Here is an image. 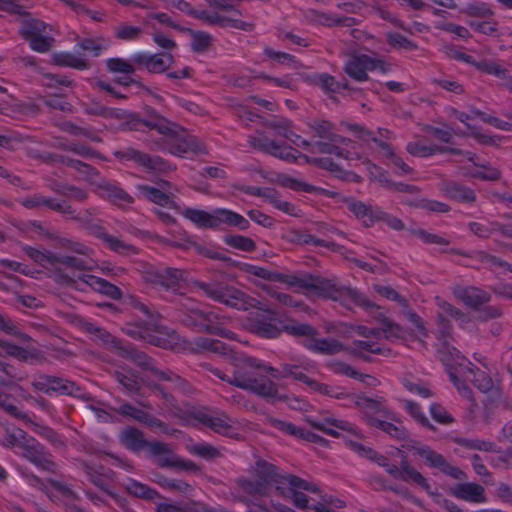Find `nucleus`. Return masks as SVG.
<instances>
[{"label": "nucleus", "instance_id": "f257e3e1", "mask_svg": "<svg viewBox=\"0 0 512 512\" xmlns=\"http://www.w3.org/2000/svg\"><path fill=\"white\" fill-rule=\"evenodd\" d=\"M120 442L134 453L146 449L149 456L155 458V462L160 468H174L189 472L200 471V467L196 463L178 457L166 443L146 440L144 433L135 427L124 429L120 435Z\"/></svg>", "mask_w": 512, "mask_h": 512}, {"label": "nucleus", "instance_id": "f03ea898", "mask_svg": "<svg viewBox=\"0 0 512 512\" xmlns=\"http://www.w3.org/2000/svg\"><path fill=\"white\" fill-rule=\"evenodd\" d=\"M367 423L371 427L378 428L398 440L407 441L408 443L403 447L415 451L420 457L426 460L429 467L439 469L443 474L453 479L464 480L467 478L464 471L448 463L443 455L437 453L429 446H420L417 441L409 439L408 432L404 427H398L373 416H367Z\"/></svg>", "mask_w": 512, "mask_h": 512}, {"label": "nucleus", "instance_id": "7ed1b4c3", "mask_svg": "<svg viewBox=\"0 0 512 512\" xmlns=\"http://www.w3.org/2000/svg\"><path fill=\"white\" fill-rule=\"evenodd\" d=\"M245 357L236 360V369L233 372L231 385L243 390L251 391L256 395L270 400L277 396V385L265 376H258L250 367L243 363Z\"/></svg>", "mask_w": 512, "mask_h": 512}, {"label": "nucleus", "instance_id": "20e7f679", "mask_svg": "<svg viewBox=\"0 0 512 512\" xmlns=\"http://www.w3.org/2000/svg\"><path fill=\"white\" fill-rule=\"evenodd\" d=\"M307 290H311L313 294L322 298L337 301L342 297H349L358 306L366 309H380L378 305L369 301L365 295L357 289L337 286L331 280L315 276L313 274H311V280H309Z\"/></svg>", "mask_w": 512, "mask_h": 512}, {"label": "nucleus", "instance_id": "39448f33", "mask_svg": "<svg viewBox=\"0 0 512 512\" xmlns=\"http://www.w3.org/2000/svg\"><path fill=\"white\" fill-rule=\"evenodd\" d=\"M191 286L201 290L208 298L238 310H246L251 305L246 294L233 286L200 280L192 281Z\"/></svg>", "mask_w": 512, "mask_h": 512}, {"label": "nucleus", "instance_id": "423d86ee", "mask_svg": "<svg viewBox=\"0 0 512 512\" xmlns=\"http://www.w3.org/2000/svg\"><path fill=\"white\" fill-rule=\"evenodd\" d=\"M283 321L274 310L258 308L247 318V329L260 338L275 339L282 333Z\"/></svg>", "mask_w": 512, "mask_h": 512}, {"label": "nucleus", "instance_id": "0eeeda50", "mask_svg": "<svg viewBox=\"0 0 512 512\" xmlns=\"http://www.w3.org/2000/svg\"><path fill=\"white\" fill-rule=\"evenodd\" d=\"M185 218L202 229H218L221 225L235 227L238 213L224 208L215 209L209 213L204 210L187 208L184 210Z\"/></svg>", "mask_w": 512, "mask_h": 512}, {"label": "nucleus", "instance_id": "6e6552de", "mask_svg": "<svg viewBox=\"0 0 512 512\" xmlns=\"http://www.w3.org/2000/svg\"><path fill=\"white\" fill-rule=\"evenodd\" d=\"M17 431L20 432V437L23 439V441L19 442V448L23 450V457L38 468L50 473H55L57 465L51 460V455L46 452L44 446L34 438L27 439L26 432L22 429H18Z\"/></svg>", "mask_w": 512, "mask_h": 512}, {"label": "nucleus", "instance_id": "1a4fd4ad", "mask_svg": "<svg viewBox=\"0 0 512 512\" xmlns=\"http://www.w3.org/2000/svg\"><path fill=\"white\" fill-rule=\"evenodd\" d=\"M34 389L47 395L56 393L82 398V389L73 381L57 376L42 374L32 382Z\"/></svg>", "mask_w": 512, "mask_h": 512}, {"label": "nucleus", "instance_id": "9d476101", "mask_svg": "<svg viewBox=\"0 0 512 512\" xmlns=\"http://www.w3.org/2000/svg\"><path fill=\"white\" fill-rule=\"evenodd\" d=\"M379 466L384 467L386 472L395 479H400L404 482H412L424 489L427 493L432 494L431 485L428 483L427 479L408 463L406 457L402 458L400 467H397L394 464H390L388 458L384 456V461H381Z\"/></svg>", "mask_w": 512, "mask_h": 512}, {"label": "nucleus", "instance_id": "9b49d317", "mask_svg": "<svg viewBox=\"0 0 512 512\" xmlns=\"http://www.w3.org/2000/svg\"><path fill=\"white\" fill-rule=\"evenodd\" d=\"M60 265L66 267L67 269H69L71 271H73V270L84 271V270L91 269V267H89L86 264V261L81 258L74 257V256H58L57 255L56 265H54V269H53L54 274H55V281L59 284L67 285V286L74 287V288H78L77 280L73 276L65 273Z\"/></svg>", "mask_w": 512, "mask_h": 512}, {"label": "nucleus", "instance_id": "f8f14e48", "mask_svg": "<svg viewBox=\"0 0 512 512\" xmlns=\"http://www.w3.org/2000/svg\"><path fill=\"white\" fill-rule=\"evenodd\" d=\"M182 279V270L171 267L162 269L151 268L144 273V280L146 282L159 285L166 290L179 287V283Z\"/></svg>", "mask_w": 512, "mask_h": 512}, {"label": "nucleus", "instance_id": "ddd939ff", "mask_svg": "<svg viewBox=\"0 0 512 512\" xmlns=\"http://www.w3.org/2000/svg\"><path fill=\"white\" fill-rule=\"evenodd\" d=\"M113 155L119 160L134 161L138 165L151 171H165L167 167V163L161 157H152L132 147L123 151H115Z\"/></svg>", "mask_w": 512, "mask_h": 512}, {"label": "nucleus", "instance_id": "4468645a", "mask_svg": "<svg viewBox=\"0 0 512 512\" xmlns=\"http://www.w3.org/2000/svg\"><path fill=\"white\" fill-rule=\"evenodd\" d=\"M146 118L143 119V125L151 130H156L159 134L175 137L178 134L180 126L161 116L154 108L146 106L144 108Z\"/></svg>", "mask_w": 512, "mask_h": 512}, {"label": "nucleus", "instance_id": "2eb2a0df", "mask_svg": "<svg viewBox=\"0 0 512 512\" xmlns=\"http://www.w3.org/2000/svg\"><path fill=\"white\" fill-rule=\"evenodd\" d=\"M254 476L263 484L266 485V489L270 492L271 486L276 485V490L281 494H284L280 484H284L283 475L279 474L278 468L265 460H258L254 470Z\"/></svg>", "mask_w": 512, "mask_h": 512}, {"label": "nucleus", "instance_id": "dca6fc26", "mask_svg": "<svg viewBox=\"0 0 512 512\" xmlns=\"http://www.w3.org/2000/svg\"><path fill=\"white\" fill-rule=\"evenodd\" d=\"M454 295L474 311L479 310L481 306L491 300V296L488 292L474 286L457 287L454 290Z\"/></svg>", "mask_w": 512, "mask_h": 512}, {"label": "nucleus", "instance_id": "f3484780", "mask_svg": "<svg viewBox=\"0 0 512 512\" xmlns=\"http://www.w3.org/2000/svg\"><path fill=\"white\" fill-rule=\"evenodd\" d=\"M344 202L347 204L349 211L352 212L358 220H361L366 228L372 227L374 223L377 222L378 216L376 215H379L381 210L379 207H373L372 205L354 198H347Z\"/></svg>", "mask_w": 512, "mask_h": 512}, {"label": "nucleus", "instance_id": "a211bd4d", "mask_svg": "<svg viewBox=\"0 0 512 512\" xmlns=\"http://www.w3.org/2000/svg\"><path fill=\"white\" fill-rule=\"evenodd\" d=\"M77 278L94 291L110 299L120 300L122 298L123 293L120 288L105 279L90 274H81Z\"/></svg>", "mask_w": 512, "mask_h": 512}, {"label": "nucleus", "instance_id": "6ab92c4d", "mask_svg": "<svg viewBox=\"0 0 512 512\" xmlns=\"http://www.w3.org/2000/svg\"><path fill=\"white\" fill-rule=\"evenodd\" d=\"M449 493L461 500L473 503H483L486 501L484 487L477 483L456 484L449 490Z\"/></svg>", "mask_w": 512, "mask_h": 512}, {"label": "nucleus", "instance_id": "aec40b11", "mask_svg": "<svg viewBox=\"0 0 512 512\" xmlns=\"http://www.w3.org/2000/svg\"><path fill=\"white\" fill-rule=\"evenodd\" d=\"M372 63V57L366 54L355 55L347 61L344 71L356 81H367L369 79L367 71H370L369 64Z\"/></svg>", "mask_w": 512, "mask_h": 512}, {"label": "nucleus", "instance_id": "412c9836", "mask_svg": "<svg viewBox=\"0 0 512 512\" xmlns=\"http://www.w3.org/2000/svg\"><path fill=\"white\" fill-rule=\"evenodd\" d=\"M116 352L118 356H120L121 358L130 360L135 365L143 369L150 371L151 368L153 367L152 358L149 357L143 351L138 350L133 344L129 342L122 341L121 345L118 346V350Z\"/></svg>", "mask_w": 512, "mask_h": 512}, {"label": "nucleus", "instance_id": "4be33fe9", "mask_svg": "<svg viewBox=\"0 0 512 512\" xmlns=\"http://www.w3.org/2000/svg\"><path fill=\"white\" fill-rule=\"evenodd\" d=\"M304 347L308 350L323 354V355H335L339 352L346 351V347L338 340L332 338L311 339L303 343Z\"/></svg>", "mask_w": 512, "mask_h": 512}, {"label": "nucleus", "instance_id": "5701e85b", "mask_svg": "<svg viewBox=\"0 0 512 512\" xmlns=\"http://www.w3.org/2000/svg\"><path fill=\"white\" fill-rule=\"evenodd\" d=\"M278 182L281 186H283L285 188H290L294 191H304L307 193H318V194L325 195L330 198H335L338 195L337 192L313 186L311 184H308V183L299 181L295 178H292L288 175H279Z\"/></svg>", "mask_w": 512, "mask_h": 512}, {"label": "nucleus", "instance_id": "b1692460", "mask_svg": "<svg viewBox=\"0 0 512 512\" xmlns=\"http://www.w3.org/2000/svg\"><path fill=\"white\" fill-rule=\"evenodd\" d=\"M193 418L219 434H226L232 428L229 423L230 418L224 413L221 416H213L205 412L198 411L193 414Z\"/></svg>", "mask_w": 512, "mask_h": 512}, {"label": "nucleus", "instance_id": "393cba45", "mask_svg": "<svg viewBox=\"0 0 512 512\" xmlns=\"http://www.w3.org/2000/svg\"><path fill=\"white\" fill-rule=\"evenodd\" d=\"M113 376L127 394H141V384L138 381L137 373L132 369L121 368L119 370H115Z\"/></svg>", "mask_w": 512, "mask_h": 512}, {"label": "nucleus", "instance_id": "a878e982", "mask_svg": "<svg viewBox=\"0 0 512 512\" xmlns=\"http://www.w3.org/2000/svg\"><path fill=\"white\" fill-rule=\"evenodd\" d=\"M132 61L139 66H144L149 73L161 74L167 71V65L160 53H139L133 56Z\"/></svg>", "mask_w": 512, "mask_h": 512}, {"label": "nucleus", "instance_id": "bb28decb", "mask_svg": "<svg viewBox=\"0 0 512 512\" xmlns=\"http://www.w3.org/2000/svg\"><path fill=\"white\" fill-rule=\"evenodd\" d=\"M442 191L451 199L459 202L472 203L476 200L475 193L472 189L455 181H445Z\"/></svg>", "mask_w": 512, "mask_h": 512}, {"label": "nucleus", "instance_id": "cd10ccee", "mask_svg": "<svg viewBox=\"0 0 512 512\" xmlns=\"http://www.w3.org/2000/svg\"><path fill=\"white\" fill-rule=\"evenodd\" d=\"M138 188L149 201L159 206H168L176 210L179 209V205L173 200V194L149 185H140Z\"/></svg>", "mask_w": 512, "mask_h": 512}, {"label": "nucleus", "instance_id": "c85d7f7f", "mask_svg": "<svg viewBox=\"0 0 512 512\" xmlns=\"http://www.w3.org/2000/svg\"><path fill=\"white\" fill-rule=\"evenodd\" d=\"M126 491L135 498L154 501L163 498L155 489L135 479H128L125 484Z\"/></svg>", "mask_w": 512, "mask_h": 512}, {"label": "nucleus", "instance_id": "c756f323", "mask_svg": "<svg viewBox=\"0 0 512 512\" xmlns=\"http://www.w3.org/2000/svg\"><path fill=\"white\" fill-rule=\"evenodd\" d=\"M53 64L60 67H70L77 70H86L91 67L88 60L75 56L70 52H59L52 54Z\"/></svg>", "mask_w": 512, "mask_h": 512}, {"label": "nucleus", "instance_id": "7c9ffc66", "mask_svg": "<svg viewBox=\"0 0 512 512\" xmlns=\"http://www.w3.org/2000/svg\"><path fill=\"white\" fill-rule=\"evenodd\" d=\"M83 329L93 335L96 340H98L105 347L113 348L116 351L118 350V346L121 345L122 341L114 337L104 328L95 326L91 322H85L83 324Z\"/></svg>", "mask_w": 512, "mask_h": 512}, {"label": "nucleus", "instance_id": "2f4dec72", "mask_svg": "<svg viewBox=\"0 0 512 512\" xmlns=\"http://www.w3.org/2000/svg\"><path fill=\"white\" fill-rule=\"evenodd\" d=\"M291 235H292V237H291L290 241L293 243L303 244V245L313 244L315 246L326 247L329 250L334 251V252H339L343 249V246H341L339 244L322 240V239L317 238L311 234L304 233L301 231H296V230L292 231Z\"/></svg>", "mask_w": 512, "mask_h": 512}, {"label": "nucleus", "instance_id": "473e14b6", "mask_svg": "<svg viewBox=\"0 0 512 512\" xmlns=\"http://www.w3.org/2000/svg\"><path fill=\"white\" fill-rule=\"evenodd\" d=\"M344 125L347 127L349 131L353 132L356 135V137H358L360 140H372L378 147L385 151L386 157L389 158L390 156H393L394 152L391 146L388 143L374 137L372 131L358 124L345 123Z\"/></svg>", "mask_w": 512, "mask_h": 512}, {"label": "nucleus", "instance_id": "72a5a7b5", "mask_svg": "<svg viewBox=\"0 0 512 512\" xmlns=\"http://www.w3.org/2000/svg\"><path fill=\"white\" fill-rule=\"evenodd\" d=\"M236 484L242 492L254 497H265L269 495L266 485L257 478L252 480L241 477L236 480Z\"/></svg>", "mask_w": 512, "mask_h": 512}, {"label": "nucleus", "instance_id": "f704fd0d", "mask_svg": "<svg viewBox=\"0 0 512 512\" xmlns=\"http://www.w3.org/2000/svg\"><path fill=\"white\" fill-rule=\"evenodd\" d=\"M99 188L106 193L107 198L111 202L117 205H121L122 203L131 204L134 202V198L132 196H130L124 189L114 184L105 182L100 184Z\"/></svg>", "mask_w": 512, "mask_h": 512}, {"label": "nucleus", "instance_id": "c9c22d12", "mask_svg": "<svg viewBox=\"0 0 512 512\" xmlns=\"http://www.w3.org/2000/svg\"><path fill=\"white\" fill-rule=\"evenodd\" d=\"M183 33H187L192 37L191 49L196 53L205 52L211 46L212 37L207 32L185 27Z\"/></svg>", "mask_w": 512, "mask_h": 512}, {"label": "nucleus", "instance_id": "e433bc0d", "mask_svg": "<svg viewBox=\"0 0 512 512\" xmlns=\"http://www.w3.org/2000/svg\"><path fill=\"white\" fill-rule=\"evenodd\" d=\"M282 332H286L294 337H308L314 339L318 334V330L310 324L294 322L291 324H282Z\"/></svg>", "mask_w": 512, "mask_h": 512}, {"label": "nucleus", "instance_id": "4c0bfd02", "mask_svg": "<svg viewBox=\"0 0 512 512\" xmlns=\"http://www.w3.org/2000/svg\"><path fill=\"white\" fill-rule=\"evenodd\" d=\"M47 28V24H45L40 19L29 18L22 21V26L19 31V34L25 39L29 40L32 37L43 34Z\"/></svg>", "mask_w": 512, "mask_h": 512}, {"label": "nucleus", "instance_id": "58836bf2", "mask_svg": "<svg viewBox=\"0 0 512 512\" xmlns=\"http://www.w3.org/2000/svg\"><path fill=\"white\" fill-rule=\"evenodd\" d=\"M354 404L364 410V418L367 421V416H371L370 413H378L384 411L381 407V401L378 399H372L365 397L364 395H353L350 394Z\"/></svg>", "mask_w": 512, "mask_h": 512}, {"label": "nucleus", "instance_id": "ea45409f", "mask_svg": "<svg viewBox=\"0 0 512 512\" xmlns=\"http://www.w3.org/2000/svg\"><path fill=\"white\" fill-rule=\"evenodd\" d=\"M223 241L229 247L244 252H253L256 249L254 240L242 235L227 234L224 236Z\"/></svg>", "mask_w": 512, "mask_h": 512}, {"label": "nucleus", "instance_id": "a19ab883", "mask_svg": "<svg viewBox=\"0 0 512 512\" xmlns=\"http://www.w3.org/2000/svg\"><path fill=\"white\" fill-rule=\"evenodd\" d=\"M42 203L43 206L52 211L59 212L64 215H69L73 220H79V218L75 215V209L69 205L66 200H58L56 198L44 196Z\"/></svg>", "mask_w": 512, "mask_h": 512}, {"label": "nucleus", "instance_id": "79ce46f5", "mask_svg": "<svg viewBox=\"0 0 512 512\" xmlns=\"http://www.w3.org/2000/svg\"><path fill=\"white\" fill-rule=\"evenodd\" d=\"M204 314L205 311L200 309L187 310L185 313H183L181 322L194 331L201 333V329H203Z\"/></svg>", "mask_w": 512, "mask_h": 512}, {"label": "nucleus", "instance_id": "37998d69", "mask_svg": "<svg viewBox=\"0 0 512 512\" xmlns=\"http://www.w3.org/2000/svg\"><path fill=\"white\" fill-rule=\"evenodd\" d=\"M264 54L273 60H276L281 65H288L293 69H300L303 65L298 61L295 56L285 53V52H277L273 49L266 47L264 49Z\"/></svg>", "mask_w": 512, "mask_h": 512}, {"label": "nucleus", "instance_id": "c03bdc74", "mask_svg": "<svg viewBox=\"0 0 512 512\" xmlns=\"http://www.w3.org/2000/svg\"><path fill=\"white\" fill-rule=\"evenodd\" d=\"M105 245L113 252L123 256L138 254V250L134 245L125 243L119 238L112 235H110L109 238H107Z\"/></svg>", "mask_w": 512, "mask_h": 512}, {"label": "nucleus", "instance_id": "a18cd8bd", "mask_svg": "<svg viewBox=\"0 0 512 512\" xmlns=\"http://www.w3.org/2000/svg\"><path fill=\"white\" fill-rule=\"evenodd\" d=\"M23 250L30 259L40 264L41 266H45L46 263H49L53 266L56 265L57 255L51 252H42L30 246L24 247Z\"/></svg>", "mask_w": 512, "mask_h": 512}, {"label": "nucleus", "instance_id": "49530a36", "mask_svg": "<svg viewBox=\"0 0 512 512\" xmlns=\"http://www.w3.org/2000/svg\"><path fill=\"white\" fill-rule=\"evenodd\" d=\"M474 66L477 70L480 72L489 74V75H495L496 77L500 79H506L507 78V69L501 67L497 63L491 61V60H481V61H475Z\"/></svg>", "mask_w": 512, "mask_h": 512}, {"label": "nucleus", "instance_id": "de8ad7c7", "mask_svg": "<svg viewBox=\"0 0 512 512\" xmlns=\"http://www.w3.org/2000/svg\"><path fill=\"white\" fill-rule=\"evenodd\" d=\"M223 317L213 311H205L203 318V329H201V333H206L210 335H215V333H220L219 326L223 324Z\"/></svg>", "mask_w": 512, "mask_h": 512}, {"label": "nucleus", "instance_id": "09e8293b", "mask_svg": "<svg viewBox=\"0 0 512 512\" xmlns=\"http://www.w3.org/2000/svg\"><path fill=\"white\" fill-rule=\"evenodd\" d=\"M386 40L388 44L395 49H404L410 51L416 50L418 48L416 43L412 42L406 36L397 32L387 33Z\"/></svg>", "mask_w": 512, "mask_h": 512}, {"label": "nucleus", "instance_id": "8fccbe9b", "mask_svg": "<svg viewBox=\"0 0 512 512\" xmlns=\"http://www.w3.org/2000/svg\"><path fill=\"white\" fill-rule=\"evenodd\" d=\"M309 388L314 390V391H316V392H318V393H320V394H322V395L333 397V398H336V399H348V398L352 397L348 393L338 392L337 388L329 386V385L324 384V383H320V382H318V381H316L314 379L310 383Z\"/></svg>", "mask_w": 512, "mask_h": 512}, {"label": "nucleus", "instance_id": "3c124183", "mask_svg": "<svg viewBox=\"0 0 512 512\" xmlns=\"http://www.w3.org/2000/svg\"><path fill=\"white\" fill-rule=\"evenodd\" d=\"M189 452L206 460H213L221 456L220 451L210 444H197L189 447Z\"/></svg>", "mask_w": 512, "mask_h": 512}, {"label": "nucleus", "instance_id": "603ef678", "mask_svg": "<svg viewBox=\"0 0 512 512\" xmlns=\"http://www.w3.org/2000/svg\"><path fill=\"white\" fill-rule=\"evenodd\" d=\"M216 26H219L221 28L232 27L243 31H252L254 29V24L252 23L244 22L239 19L221 16L220 14H218L217 17Z\"/></svg>", "mask_w": 512, "mask_h": 512}, {"label": "nucleus", "instance_id": "864d4df0", "mask_svg": "<svg viewBox=\"0 0 512 512\" xmlns=\"http://www.w3.org/2000/svg\"><path fill=\"white\" fill-rule=\"evenodd\" d=\"M470 231L480 238H489L496 233V222H471Z\"/></svg>", "mask_w": 512, "mask_h": 512}, {"label": "nucleus", "instance_id": "5fc2aeb1", "mask_svg": "<svg viewBox=\"0 0 512 512\" xmlns=\"http://www.w3.org/2000/svg\"><path fill=\"white\" fill-rule=\"evenodd\" d=\"M0 348L3 349L7 355L17 358L23 362L27 361L30 356L28 350L6 340L0 339Z\"/></svg>", "mask_w": 512, "mask_h": 512}, {"label": "nucleus", "instance_id": "6e6d98bb", "mask_svg": "<svg viewBox=\"0 0 512 512\" xmlns=\"http://www.w3.org/2000/svg\"><path fill=\"white\" fill-rule=\"evenodd\" d=\"M308 127L313 130L319 138L327 139L330 141L333 135V124L328 120H315L308 124Z\"/></svg>", "mask_w": 512, "mask_h": 512}, {"label": "nucleus", "instance_id": "4d7b16f0", "mask_svg": "<svg viewBox=\"0 0 512 512\" xmlns=\"http://www.w3.org/2000/svg\"><path fill=\"white\" fill-rule=\"evenodd\" d=\"M32 50L39 53H46L51 50L55 39L50 36H44L43 34L32 37L28 40Z\"/></svg>", "mask_w": 512, "mask_h": 512}, {"label": "nucleus", "instance_id": "13d9d810", "mask_svg": "<svg viewBox=\"0 0 512 512\" xmlns=\"http://www.w3.org/2000/svg\"><path fill=\"white\" fill-rule=\"evenodd\" d=\"M410 233L414 236L419 237L426 244H436V245H449L450 240L439 236L437 234L429 233L424 229H411Z\"/></svg>", "mask_w": 512, "mask_h": 512}, {"label": "nucleus", "instance_id": "bf43d9fd", "mask_svg": "<svg viewBox=\"0 0 512 512\" xmlns=\"http://www.w3.org/2000/svg\"><path fill=\"white\" fill-rule=\"evenodd\" d=\"M107 69L113 73L133 74L135 67L122 58H110L106 62Z\"/></svg>", "mask_w": 512, "mask_h": 512}, {"label": "nucleus", "instance_id": "052dcab7", "mask_svg": "<svg viewBox=\"0 0 512 512\" xmlns=\"http://www.w3.org/2000/svg\"><path fill=\"white\" fill-rule=\"evenodd\" d=\"M309 280H311V274H305L299 277L296 275H286L279 273V279H277L276 282L285 283L292 287L307 289L309 286Z\"/></svg>", "mask_w": 512, "mask_h": 512}, {"label": "nucleus", "instance_id": "680f3d73", "mask_svg": "<svg viewBox=\"0 0 512 512\" xmlns=\"http://www.w3.org/2000/svg\"><path fill=\"white\" fill-rule=\"evenodd\" d=\"M267 423H269L272 427L276 428L277 430L292 435L297 438L298 434L300 433L301 427H297L294 424L290 422H286L277 418H274L272 416H268L266 418Z\"/></svg>", "mask_w": 512, "mask_h": 512}, {"label": "nucleus", "instance_id": "e2e57ef3", "mask_svg": "<svg viewBox=\"0 0 512 512\" xmlns=\"http://www.w3.org/2000/svg\"><path fill=\"white\" fill-rule=\"evenodd\" d=\"M406 150L409 154L416 157H429L438 153V145L424 146L417 142H410L407 144Z\"/></svg>", "mask_w": 512, "mask_h": 512}, {"label": "nucleus", "instance_id": "0e129e2a", "mask_svg": "<svg viewBox=\"0 0 512 512\" xmlns=\"http://www.w3.org/2000/svg\"><path fill=\"white\" fill-rule=\"evenodd\" d=\"M405 407L409 414L418 421L422 426L434 431L435 427L429 422L428 418L421 412L420 406L410 400L405 402Z\"/></svg>", "mask_w": 512, "mask_h": 512}, {"label": "nucleus", "instance_id": "69168bd1", "mask_svg": "<svg viewBox=\"0 0 512 512\" xmlns=\"http://www.w3.org/2000/svg\"><path fill=\"white\" fill-rule=\"evenodd\" d=\"M0 330L8 335L15 336L23 341H29L31 339L27 334L21 332L10 318H5L1 314H0Z\"/></svg>", "mask_w": 512, "mask_h": 512}, {"label": "nucleus", "instance_id": "338daca9", "mask_svg": "<svg viewBox=\"0 0 512 512\" xmlns=\"http://www.w3.org/2000/svg\"><path fill=\"white\" fill-rule=\"evenodd\" d=\"M142 34L140 27L121 24L115 29V37L119 40H135Z\"/></svg>", "mask_w": 512, "mask_h": 512}, {"label": "nucleus", "instance_id": "774afa93", "mask_svg": "<svg viewBox=\"0 0 512 512\" xmlns=\"http://www.w3.org/2000/svg\"><path fill=\"white\" fill-rule=\"evenodd\" d=\"M116 412L124 417H130L134 420L138 421L139 423H143L145 421V418L147 416V412L144 410L138 409L131 405L130 403H124L122 404Z\"/></svg>", "mask_w": 512, "mask_h": 512}]
</instances>
